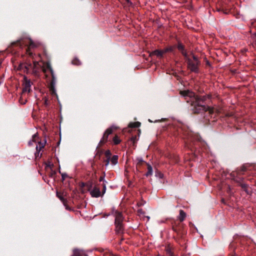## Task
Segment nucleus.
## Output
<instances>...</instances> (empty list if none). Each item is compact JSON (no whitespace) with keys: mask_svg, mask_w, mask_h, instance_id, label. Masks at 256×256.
I'll use <instances>...</instances> for the list:
<instances>
[{"mask_svg":"<svg viewBox=\"0 0 256 256\" xmlns=\"http://www.w3.org/2000/svg\"><path fill=\"white\" fill-rule=\"evenodd\" d=\"M180 94L184 97H189L192 98V105L195 108L194 110L195 112H200L201 110L209 111L210 114H212L216 110L214 108L206 106L204 104V101L202 98H200L195 96L194 94L190 90L181 91Z\"/></svg>","mask_w":256,"mask_h":256,"instance_id":"1","label":"nucleus"},{"mask_svg":"<svg viewBox=\"0 0 256 256\" xmlns=\"http://www.w3.org/2000/svg\"><path fill=\"white\" fill-rule=\"evenodd\" d=\"M33 142L36 144V152L35 154L36 157H40L42 154H40V152L44 148L46 141L45 140L43 142L40 141L38 134H35L32 136V140L29 141L28 144L30 146L32 145Z\"/></svg>","mask_w":256,"mask_h":256,"instance_id":"2","label":"nucleus"},{"mask_svg":"<svg viewBox=\"0 0 256 256\" xmlns=\"http://www.w3.org/2000/svg\"><path fill=\"white\" fill-rule=\"evenodd\" d=\"M185 58L187 61L188 68L192 72H198L199 61L198 58L196 56H192V58H190L188 56Z\"/></svg>","mask_w":256,"mask_h":256,"instance_id":"3","label":"nucleus"},{"mask_svg":"<svg viewBox=\"0 0 256 256\" xmlns=\"http://www.w3.org/2000/svg\"><path fill=\"white\" fill-rule=\"evenodd\" d=\"M47 70H48L50 72L52 76V80L51 82L50 88L51 92L52 94H56V90L54 88V86L56 83V78L55 76L54 71L50 64L49 62H48L46 64V68L44 70V72H46V71Z\"/></svg>","mask_w":256,"mask_h":256,"instance_id":"4","label":"nucleus"},{"mask_svg":"<svg viewBox=\"0 0 256 256\" xmlns=\"http://www.w3.org/2000/svg\"><path fill=\"white\" fill-rule=\"evenodd\" d=\"M38 65V62L34 61L33 62V65L32 66L31 64H22L20 66V69L24 68L25 70H24V72H28V71L30 70V68H32L33 71L36 72V69L37 68V66Z\"/></svg>","mask_w":256,"mask_h":256,"instance_id":"5","label":"nucleus"},{"mask_svg":"<svg viewBox=\"0 0 256 256\" xmlns=\"http://www.w3.org/2000/svg\"><path fill=\"white\" fill-rule=\"evenodd\" d=\"M31 84H32V82H31L30 80L28 79V78L24 76V82H23L24 88L22 90V92H29L30 91Z\"/></svg>","mask_w":256,"mask_h":256,"instance_id":"6","label":"nucleus"},{"mask_svg":"<svg viewBox=\"0 0 256 256\" xmlns=\"http://www.w3.org/2000/svg\"><path fill=\"white\" fill-rule=\"evenodd\" d=\"M173 50V47L170 46L168 48H166L162 50H154L153 52V54H154L158 57H161L162 56V55L168 52H171Z\"/></svg>","mask_w":256,"mask_h":256,"instance_id":"7","label":"nucleus"},{"mask_svg":"<svg viewBox=\"0 0 256 256\" xmlns=\"http://www.w3.org/2000/svg\"><path fill=\"white\" fill-rule=\"evenodd\" d=\"M90 194L92 197L98 198L100 196V188L94 187L90 192Z\"/></svg>","mask_w":256,"mask_h":256,"instance_id":"8","label":"nucleus"},{"mask_svg":"<svg viewBox=\"0 0 256 256\" xmlns=\"http://www.w3.org/2000/svg\"><path fill=\"white\" fill-rule=\"evenodd\" d=\"M123 216L119 212L116 213L115 224H122Z\"/></svg>","mask_w":256,"mask_h":256,"instance_id":"9","label":"nucleus"},{"mask_svg":"<svg viewBox=\"0 0 256 256\" xmlns=\"http://www.w3.org/2000/svg\"><path fill=\"white\" fill-rule=\"evenodd\" d=\"M115 225L116 232L118 233L122 232L124 230L122 224H115Z\"/></svg>","mask_w":256,"mask_h":256,"instance_id":"10","label":"nucleus"},{"mask_svg":"<svg viewBox=\"0 0 256 256\" xmlns=\"http://www.w3.org/2000/svg\"><path fill=\"white\" fill-rule=\"evenodd\" d=\"M108 136L109 135H108L107 134L104 132L102 138V139L100 140L99 142V144L102 145V144H104V143H106L108 141Z\"/></svg>","mask_w":256,"mask_h":256,"instance_id":"11","label":"nucleus"},{"mask_svg":"<svg viewBox=\"0 0 256 256\" xmlns=\"http://www.w3.org/2000/svg\"><path fill=\"white\" fill-rule=\"evenodd\" d=\"M186 217V214L183 210H180V214L178 216V219L180 222L184 221Z\"/></svg>","mask_w":256,"mask_h":256,"instance_id":"12","label":"nucleus"},{"mask_svg":"<svg viewBox=\"0 0 256 256\" xmlns=\"http://www.w3.org/2000/svg\"><path fill=\"white\" fill-rule=\"evenodd\" d=\"M73 256H82L84 254V252L82 250L78 249H74L73 251Z\"/></svg>","mask_w":256,"mask_h":256,"instance_id":"13","label":"nucleus"},{"mask_svg":"<svg viewBox=\"0 0 256 256\" xmlns=\"http://www.w3.org/2000/svg\"><path fill=\"white\" fill-rule=\"evenodd\" d=\"M178 50H180L182 52V54L184 56L185 58H187V56H188L187 55L186 52L184 50V48L183 45H182L180 44H178Z\"/></svg>","mask_w":256,"mask_h":256,"instance_id":"14","label":"nucleus"},{"mask_svg":"<svg viewBox=\"0 0 256 256\" xmlns=\"http://www.w3.org/2000/svg\"><path fill=\"white\" fill-rule=\"evenodd\" d=\"M38 44H35L33 41H32L31 40H30V44L28 46V50H27V52L30 54L31 55V53L30 52V48H33L34 47L37 46Z\"/></svg>","mask_w":256,"mask_h":256,"instance_id":"15","label":"nucleus"},{"mask_svg":"<svg viewBox=\"0 0 256 256\" xmlns=\"http://www.w3.org/2000/svg\"><path fill=\"white\" fill-rule=\"evenodd\" d=\"M140 125V123L138 122H130L128 124L130 128H138Z\"/></svg>","mask_w":256,"mask_h":256,"instance_id":"16","label":"nucleus"},{"mask_svg":"<svg viewBox=\"0 0 256 256\" xmlns=\"http://www.w3.org/2000/svg\"><path fill=\"white\" fill-rule=\"evenodd\" d=\"M118 156L116 155L112 156V157L110 158L111 163L115 165L118 163Z\"/></svg>","mask_w":256,"mask_h":256,"instance_id":"17","label":"nucleus"},{"mask_svg":"<svg viewBox=\"0 0 256 256\" xmlns=\"http://www.w3.org/2000/svg\"><path fill=\"white\" fill-rule=\"evenodd\" d=\"M113 142L115 144H118L120 143V140L118 136H116L113 138Z\"/></svg>","mask_w":256,"mask_h":256,"instance_id":"18","label":"nucleus"},{"mask_svg":"<svg viewBox=\"0 0 256 256\" xmlns=\"http://www.w3.org/2000/svg\"><path fill=\"white\" fill-rule=\"evenodd\" d=\"M152 168L150 165H148V172L146 174V176L152 175Z\"/></svg>","mask_w":256,"mask_h":256,"instance_id":"19","label":"nucleus"},{"mask_svg":"<svg viewBox=\"0 0 256 256\" xmlns=\"http://www.w3.org/2000/svg\"><path fill=\"white\" fill-rule=\"evenodd\" d=\"M113 128H114V126H110V128H108L106 131H105V133L107 134L108 135H110V134H112V132H113Z\"/></svg>","mask_w":256,"mask_h":256,"instance_id":"20","label":"nucleus"},{"mask_svg":"<svg viewBox=\"0 0 256 256\" xmlns=\"http://www.w3.org/2000/svg\"><path fill=\"white\" fill-rule=\"evenodd\" d=\"M72 63L74 64H75V65H80L81 64V62H80V60L77 58H74L72 61Z\"/></svg>","mask_w":256,"mask_h":256,"instance_id":"21","label":"nucleus"},{"mask_svg":"<svg viewBox=\"0 0 256 256\" xmlns=\"http://www.w3.org/2000/svg\"><path fill=\"white\" fill-rule=\"evenodd\" d=\"M105 156L106 158H110L111 152L110 150H107L105 152Z\"/></svg>","mask_w":256,"mask_h":256,"instance_id":"22","label":"nucleus"},{"mask_svg":"<svg viewBox=\"0 0 256 256\" xmlns=\"http://www.w3.org/2000/svg\"><path fill=\"white\" fill-rule=\"evenodd\" d=\"M56 196L62 202H64V201H65L64 198L61 195H60L58 192L56 193Z\"/></svg>","mask_w":256,"mask_h":256,"instance_id":"23","label":"nucleus"},{"mask_svg":"<svg viewBox=\"0 0 256 256\" xmlns=\"http://www.w3.org/2000/svg\"><path fill=\"white\" fill-rule=\"evenodd\" d=\"M110 162V158H106V166H108Z\"/></svg>","mask_w":256,"mask_h":256,"instance_id":"24","label":"nucleus"},{"mask_svg":"<svg viewBox=\"0 0 256 256\" xmlns=\"http://www.w3.org/2000/svg\"><path fill=\"white\" fill-rule=\"evenodd\" d=\"M106 190V184H104V186H103V194H104Z\"/></svg>","mask_w":256,"mask_h":256,"instance_id":"25","label":"nucleus"},{"mask_svg":"<svg viewBox=\"0 0 256 256\" xmlns=\"http://www.w3.org/2000/svg\"><path fill=\"white\" fill-rule=\"evenodd\" d=\"M138 213L139 214H144V212H142V210H138Z\"/></svg>","mask_w":256,"mask_h":256,"instance_id":"26","label":"nucleus"},{"mask_svg":"<svg viewBox=\"0 0 256 256\" xmlns=\"http://www.w3.org/2000/svg\"><path fill=\"white\" fill-rule=\"evenodd\" d=\"M62 178H63V179H64L66 176V174H62Z\"/></svg>","mask_w":256,"mask_h":256,"instance_id":"27","label":"nucleus"},{"mask_svg":"<svg viewBox=\"0 0 256 256\" xmlns=\"http://www.w3.org/2000/svg\"><path fill=\"white\" fill-rule=\"evenodd\" d=\"M104 177H102V176L100 177V182H102V181H104Z\"/></svg>","mask_w":256,"mask_h":256,"instance_id":"28","label":"nucleus"},{"mask_svg":"<svg viewBox=\"0 0 256 256\" xmlns=\"http://www.w3.org/2000/svg\"><path fill=\"white\" fill-rule=\"evenodd\" d=\"M170 256H172L170 251V250H167Z\"/></svg>","mask_w":256,"mask_h":256,"instance_id":"29","label":"nucleus"},{"mask_svg":"<svg viewBox=\"0 0 256 256\" xmlns=\"http://www.w3.org/2000/svg\"><path fill=\"white\" fill-rule=\"evenodd\" d=\"M113 126H114L113 130H116V129L118 128L116 126H115L114 125H113Z\"/></svg>","mask_w":256,"mask_h":256,"instance_id":"30","label":"nucleus"},{"mask_svg":"<svg viewBox=\"0 0 256 256\" xmlns=\"http://www.w3.org/2000/svg\"><path fill=\"white\" fill-rule=\"evenodd\" d=\"M146 218H148V220H149V219H150V217H149V216H146Z\"/></svg>","mask_w":256,"mask_h":256,"instance_id":"31","label":"nucleus"},{"mask_svg":"<svg viewBox=\"0 0 256 256\" xmlns=\"http://www.w3.org/2000/svg\"><path fill=\"white\" fill-rule=\"evenodd\" d=\"M20 103L21 104H25V102H20Z\"/></svg>","mask_w":256,"mask_h":256,"instance_id":"32","label":"nucleus"},{"mask_svg":"<svg viewBox=\"0 0 256 256\" xmlns=\"http://www.w3.org/2000/svg\"><path fill=\"white\" fill-rule=\"evenodd\" d=\"M127 1L128 2V0H127Z\"/></svg>","mask_w":256,"mask_h":256,"instance_id":"33","label":"nucleus"}]
</instances>
